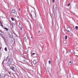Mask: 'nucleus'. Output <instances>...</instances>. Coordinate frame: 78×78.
Returning a JSON list of instances; mask_svg holds the SVG:
<instances>
[{
    "instance_id": "1",
    "label": "nucleus",
    "mask_w": 78,
    "mask_h": 78,
    "mask_svg": "<svg viewBox=\"0 0 78 78\" xmlns=\"http://www.w3.org/2000/svg\"><path fill=\"white\" fill-rule=\"evenodd\" d=\"M10 69L14 71V69H15V68L14 67V65H11L9 66Z\"/></svg>"
},
{
    "instance_id": "2",
    "label": "nucleus",
    "mask_w": 78,
    "mask_h": 78,
    "mask_svg": "<svg viewBox=\"0 0 78 78\" xmlns=\"http://www.w3.org/2000/svg\"><path fill=\"white\" fill-rule=\"evenodd\" d=\"M54 9L55 11H57V9H58V6L57 5H54Z\"/></svg>"
},
{
    "instance_id": "3",
    "label": "nucleus",
    "mask_w": 78,
    "mask_h": 78,
    "mask_svg": "<svg viewBox=\"0 0 78 78\" xmlns=\"http://www.w3.org/2000/svg\"><path fill=\"white\" fill-rule=\"evenodd\" d=\"M12 13H13V14H14V15L15 16H16L17 15V12H16V11L14 9H13L12 11Z\"/></svg>"
},
{
    "instance_id": "4",
    "label": "nucleus",
    "mask_w": 78,
    "mask_h": 78,
    "mask_svg": "<svg viewBox=\"0 0 78 78\" xmlns=\"http://www.w3.org/2000/svg\"><path fill=\"white\" fill-rule=\"evenodd\" d=\"M19 26L20 30H22V26L21 25V23H19Z\"/></svg>"
},
{
    "instance_id": "5",
    "label": "nucleus",
    "mask_w": 78,
    "mask_h": 78,
    "mask_svg": "<svg viewBox=\"0 0 78 78\" xmlns=\"http://www.w3.org/2000/svg\"><path fill=\"white\" fill-rule=\"evenodd\" d=\"M11 64H12V62H11V61H9L7 62V64L9 66H11Z\"/></svg>"
},
{
    "instance_id": "6",
    "label": "nucleus",
    "mask_w": 78,
    "mask_h": 78,
    "mask_svg": "<svg viewBox=\"0 0 78 78\" xmlns=\"http://www.w3.org/2000/svg\"><path fill=\"white\" fill-rule=\"evenodd\" d=\"M28 37L27 36L25 37L24 41H26V42L27 41H28Z\"/></svg>"
},
{
    "instance_id": "7",
    "label": "nucleus",
    "mask_w": 78,
    "mask_h": 78,
    "mask_svg": "<svg viewBox=\"0 0 78 78\" xmlns=\"http://www.w3.org/2000/svg\"><path fill=\"white\" fill-rule=\"evenodd\" d=\"M67 28H68L67 30L68 32H70L71 31V28H70L68 27Z\"/></svg>"
},
{
    "instance_id": "8",
    "label": "nucleus",
    "mask_w": 78,
    "mask_h": 78,
    "mask_svg": "<svg viewBox=\"0 0 78 78\" xmlns=\"http://www.w3.org/2000/svg\"><path fill=\"white\" fill-rule=\"evenodd\" d=\"M33 63L34 64H36V60H34L33 61Z\"/></svg>"
},
{
    "instance_id": "9",
    "label": "nucleus",
    "mask_w": 78,
    "mask_h": 78,
    "mask_svg": "<svg viewBox=\"0 0 78 78\" xmlns=\"http://www.w3.org/2000/svg\"><path fill=\"white\" fill-rule=\"evenodd\" d=\"M38 77L39 78H41V74H39V75L38 76Z\"/></svg>"
},
{
    "instance_id": "10",
    "label": "nucleus",
    "mask_w": 78,
    "mask_h": 78,
    "mask_svg": "<svg viewBox=\"0 0 78 78\" xmlns=\"http://www.w3.org/2000/svg\"><path fill=\"white\" fill-rule=\"evenodd\" d=\"M4 29L6 30V31H8V28L5 27Z\"/></svg>"
},
{
    "instance_id": "11",
    "label": "nucleus",
    "mask_w": 78,
    "mask_h": 78,
    "mask_svg": "<svg viewBox=\"0 0 78 78\" xmlns=\"http://www.w3.org/2000/svg\"><path fill=\"white\" fill-rule=\"evenodd\" d=\"M5 51H7V48H5Z\"/></svg>"
},
{
    "instance_id": "12",
    "label": "nucleus",
    "mask_w": 78,
    "mask_h": 78,
    "mask_svg": "<svg viewBox=\"0 0 78 78\" xmlns=\"http://www.w3.org/2000/svg\"><path fill=\"white\" fill-rule=\"evenodd\" d=\"M12 20V21H14V18L12 17L11 18Z\"/></svg>"
},
{
    "instance_id": "13",
    "label": "nucleus",
    "mask_w": 78,
    "mask_h": 78,
    "mask_svg": "<svg viewBox=\"0 0 78 78\" xmlns=\"http://www.w3.org/2000/svg\"><path fill=\"white\" fill-rule=\"evenodd\" d=\"M78 26H76L75 27V29H76V30H78Z\"/></svg>"
},
{
    "instance_id": "14",
    "label": "nucleus",
    "mask_w": 78,
    "mask_h": 78,
    "mask_svg": "<svg viewBox=\"0 0 78 78\" xmlns=\"http://www.w3.org/2000/svg\"><path fill=\"white\" fill-rule=\"evenodd\" d=\"M65 39L66 40L67 39V36H65Z\"/></svg>"
},
{
    "instance_id": "15",
    "label": "nucleus",
    "mask_w": 78,
    "mask_h": 78,
    "mask_svg": "<svg viewBox=\"0 0 78 78\" xmlns=\"http://www.w3.org/2000/svg\"><path fill=\"white\" fill-rule=\"evenodd\" d=\"M69 63H71L72 64H73V62H69Z\"/></svg>"
},
{
    "instance_id": "16",
    "label": "nucleus",
    "mask_w": 78,
    "mask_h": 78,
    "mask_svg": "<svg viewBox=\"0 0 78 78\" xmlns=\"http://www.w3.org/2000/svg\"><path fill=\"white\" fill-rule=\"evenodd\" d=\"M48 63H49V64H51V62H50V61H49Z\"/></svg>"
},
{
    "instance_id": "17",
    "label": "nucleus",
    "mask_w": 78,
    "mask_h": 78,
    "mask_svg": "<svg viewBox=\"0 0 78 78\" xmlns=\"http://www.w3.org/2000/svg\"><path fill=\"white\" fill-rule=\"evenodd\" d=\"M70 5V4H68L67 5V6H69Z\"/></svg>"
},
{
    "instance_id": "18",
    "label": "nucleus",
    "mask_w": 78,
    "mask_h": 78,
    "mask_svg": "<svg viewBox=\"0 0 78 78\" xmlns=\"http://www.w3.org/2000/svg\"><path fill=\"white\" fill-rule=\"evenodd\" d=\"M53 3H55V0H52Z\"/></svg>"
},
{
    "instance_id": "19",
    "label": "nucleus",
    "mask_w": 78,
    "mask_h": 78,
    "mask_svg": "<svg viewBox=\"0 0 78 78\" xmlns=\"http://www.w3.org/2000/svg\"><path fill=\"white\" fill-rule=\"evenodd\" d=\"M0 26H2V23L0 24Z\"/></svg>"
},
{
    "instance_id": "20",
    "label": "nucleus",
    "mask_w": 78,
    "mask_h": 78,
    "mask_svg": "<svg viewBox=\"0 0 78 78\" xmlns=\"http://www.w3.org/2000/svg\"><path fill=\"white\" fill-rule=\"evenodd\" d=\"M40 28H41V29H42V27L41 26H40Z\"/></svg>"
},
{
    "instance_id": "21",
    "label": "nucleus",
    "mask_w": 78,
    "mask_h": 78,
    "mask_svg": "<svg viewBox=\"0 0 78 78\" xmlns=\"http://www.w3.org/2000/svg\"><path fill=\"white\" fill-rule=\"evenodd\" d=\"M35 53H33V54H32V55H35Z\"/></svg>"
},
{
    "instance_id": "22",
    "label": "nucleus",
    "mask_w": 78,
    "mask_h": 78,
    "mask_svg": "<svg viewBox=\"0 0 78 78\" xmlns=\"http://www.w3.org/2000/svg\"><path fill=\"white\" fill-rule=\"evenodd\" d=\"M9 75H11V73H10V72H9Z\"/></svg>"
},
{
    "instance_id": "23",
    "label": "nucleus",
    "mask_w": 78,
    "mask_h": 78,
    "mask_svg": "<svg viewBox=\"0 0 78 78\" xmlns=\"http://www.w3.org/2000/svg\"><path fill=\"white\" fill-rule=\"evenodd\" d=\"M17 18H18V20H19V17H17Z\"/></svg>"
},
{
    "instance_id": "24",
    "label": "nucleus",
    "mask_w": 78,
    "mask_h": 78,
    "mask_svg": "<svg viewBox=\"0 0 78 78\" xmlns=\"http://www.w3.org/2000/svg\"><path fill=\"white\" fill-rule=\"evenodd\" d=\"M74 54H75V55H75V54H76V53H75V52H74Z\"/></svg>"
},
{
    "instance_id": "25",
    "label": "nucleus",
    "mask_w": 78,
    "mask_h": 78,
    "mask_svg": "<svg viewBox=\"0 0 78 78\" xmlns=\"http://www.w3.org/2000/svg\"><path fill=\"white\" fill-rule=\"evenodd\" d=\"M40 33V31H38V33Z\"/></svg>"
},
{
    "instance_id": "26",
    "label": "nucleus",
    "mask_w": 78,
    "mask_h": 78,
    "mask_svg": "<svg viewBox=\"0 0 78 78\" xmlns=\"http://www.w3.org/2000/svg\"><path fill=\"white\" fill-rule=\"evenodd\" d=\"M2 22H1V21H0V24Z\"/></svg>"
},
{
    "instance_id": "27",
    "label": "nucleus",
    "mask_w": 78,
    "mask_h": 78,
    "mask_svg": "<svg viewBox=\"0 0 78 78\" xmlns=\"http://www.w3.org/2000/svg\"><path fill=\"white\" fill-rule=\"evenodd\" d=\"M1 76H0V78H2V77H1Z\"/></svg>"
},
{
    "instance_id": "28",
    "label": "nucleus",
    "mask_w": 78,
    "mask_h": 78,
    "mask_svg": "<svg viewBox=\"0 0 78 78\" xmlns=\"http://www.w3.org/2000/svg\"><path fill=\"white\" fill-rule=\"evenodd\" d=\"M0 50H1V48L0 47Z\"/></svg>"
},
{
    "instance_id": "29",
    "label": "nucleus",
    "mask_w": 78,
    "mask_h": 78,
    "mask_svg": "<svg viewBox=\"0 0 78 78\" xmlns=\"http://www.w3.org/2000/svg\"><path fill=\"white\" fill-rule=\"evenodd\" d=\"M0 76H1V74H0Z\"/></svg>"
},
{
    "instance_id": "30",
    "label": "nucleus",
    "mask_w": 78,
    "mask_h": 78,
    "mask_svg": "<svg viewBox=\"0 0 78 78\" xmlns=\"http://www.w3.org/2000/svg\"><path fill=\"white\" fill-rule=\"evenodd\" d=\"M0 55H1V53L0 52Z\"/></svg>"
},
{
    "instance_id": "31",
    "label": "nucleus",
    "mask_w": 78,
    "mask_h": 78,
    "mask_svg": "<svg viewBox=\"0 0 78 78\" xmlns=\"http://www.w3.org/2000/svg\"><path fill=\"white\" fill-rule=\"evenodd\" d=\"M48 72H49V73H50L49 72V71H48Z\"/></svg>"
},
{
    "instance_id": "32",
    "label": "nucleus",
    "mask_w": 78,
    "mask_h": 78,
    "mask_svg": "<svg viewBox=\"0 0 78 78\" xmlns=\"http://www.w3.org/2000/svg\"><path fill=\"white\" fill-rule=\"evenodd\" d=\"M31 39H32V37H31Z\"/></svg>"
}]
</instances>
